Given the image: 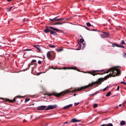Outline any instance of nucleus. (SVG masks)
<instances>
[{
	"mask_svg": "<svg viewBox=\"0 0 126 126\" xmlns=\"http://www.w3.org/2000/svg\"><path fill=\"white\" fill-rule=\"evenodd\" d=\"M92 86V85H91V84H89L87 85L81 87L79 88L76 89L75 88L74 89V90L72 91L69 90H67L66 91H63V92H62L59 93H54V94H50L47 92H46L45 94H44V95H47L49 96H50L52 95H54L57 97H59L62 95H64L67 93H70V92L74 93L77 91H80L83 89H85L86 88H88L89 87Z\"/></svg>",
	"mask_w": 126,
	"mask_h": 126,
	"instance_id": "obj_1",
	"label": "nucleus"
},
{
	"mask_svg": "<svg viewBox=\"0 0 126 126\" xmlns=\"http://www.w3.org/2000/svg\"><path fill=\"white\" fill-rule=\"evenodd\" d=\"M112 77V74L111 73H110L109 75L104 77V78H100L98 80L95 82H93L89 84L92 85V86L94 85V84H100L102 82L104 81V80H106L109 78Z\"/></svg>",
	"mask_w": 126,
	"mask_h": 126,
	"instance_id": "obj_2",
	"label": "nucleus"
},
{
	"mask_svg": "<svg viewBox=\"0 0 126 126\" xmlns=\"http://www.w3.org/2000/svg\"><path fill=\"white\" fill-rule=\"evenodd\" d=\"M119 66H116L111 68L112 73V77H115L118 75L120 73V70L118 69L119 67Z\"/></svg>",
	"mask_w": 126,
	"mask_h": 126,
	"instance_id": "obj_3",
	"label": "nucleus"
},
{
	"mask_svg": "<svg viewBox=\"0 0 126 126\" xmlns=\"http://www.w3.org/2000/svg\"><path fill=\"white\" fill-rule=\"evenodd\" d=\"M21 97L24 98L25 96H17L15 97L13 100H10L8 98H0V99H2L3 100H4L6 101H8L10 103H13L15 101L16 99L18 97Z\"/></svg>",
	"mask_w": 126,
	"mask_h": 126,
	"instance_id": "obj_4",
	"label": "nucleus"
},
{
	"mask_svg": "<svg viewBox=\"0 0 126 126\" xmlns=\"http://www.w3.org/2000/svg\"><path fill=\"white\" fill-rule=\"evenodd\" d=\"M57 106L56 105H49L47 106V108L45 110H48L56 108Z\"/></svg>",
	"mask_w": 126,
	"mask_h": 126,
	"instance_id": "obj_5",
	"label": "nucleus"
},
{
	"mask_svg": "<svg viewBox=\"0 0 126 126\" xmlns=\"http://www.w3.org/2000/svg\"><path fill=\"white\" fill-rule=\"evenodd\" d=\"M104 34H101V37L103 38H105L107 37H108L109 35V33H106V32H103Z\"/></svg>",
	"mask_w": 126,
	"mask_h": 126,
	"instance_id": "obj_6",
	"label": "nucleus"
},
{
	"mask_svg": "<svg viewBox=\"0 0 126 126\" xmlns=\"http://www.w3.org/2000/svg\"><path fill=\"white\" fill-rule=\"evenodd\" d=\"M58 17V16H56L53 19H49L51 21H59L61 20H63L64 19V18L57 19Z\"/></svg>",
	"mask_w": 126,
	"mask_h": 126,
	"instance_id": "obj_7",
	"label": "nucleus"
},
{
	"mask_svg": "<svg viewBox=\"0 0 126 126\" xmlns=\"http://www.w3.org/2000/svg\"><path fill=\"white\" fill-rule=\"evenodd\" d=\"M47 107V106H42L37 107V109L38 110H45Z\"/></svg>",
	"mask_w": 126,
	"mask_h": 126,
	"instance_id": "obj_8",
	"label": "nucleus"
},
{
	"mask_svg": "<svg viewBox=\"0 0 126 126\" xmlns=\"http://www.w3.org/2000/svg\"><path fill=\"white\" fill-rule=\"evenodd\" d=\"M88 73L93 75L94 76L95 75H97L98 74L100 75L101 74L100 73L95 74V72H94V70L92 71V72L88 71Z\"/></svg>",
	"mask_w": 126,
	"mask_h": 126,
	"instance_id": "obj_9",
	"label": "nucleus"
},
{
	"mask_svg": "<svg viewBox=\"0 0 126 126\" xmlns=\"http://www.w3.org/2000/svg\"><path fill=\"white\" fill-rule=\"evenodd\" d=\"M81 121L80 120H77L73 118L72 119L71 121L70 122H73V123H75V122H79Z\"/></svg>",
	"mask_w": 126,
	"mask_h": 126,
	"instance_id": "obj_10",
	"label": "nucleus"
},
{
	"mask_svg": "<svg viewBox=\"0 0 126 126\" xmlns=\"http://www.w3.org/2000/svg\"><path fill=\"white\" fill-rule=\"evenodd\" d=\"M34 47H35L37 49L39 50L38 52H41L40 51H41L40 47H39V46L37 45H34Z\"/></svg>",
	"mask_w": 126,
	"mask_h": 126,
	"instance_id": "obj_11",
	"label": "nucleus"
},
{
	"mask_svg": "<svg viewBox=\"0 0 126 126\" xmlns=\"http://www.w3.org/2000/svg\"><path fill=\"white\" fill-rule=\"evenodd\" d=\"M47 58L50 59L51 58L52 56L50 51L48 52L47 53Z\"/></svg>",
	"mask_w": 126,
	"mask_h": 126,
	"instance_id": "obj_12",
	"label": "nucleus"
},
{
	"mask_svg": "<svg viewBox=\"0 0 126 126\" xmlns=\"http://www.w3.org/2000/svg\"><path fill=\"white\" fill-rule=\"evenodd\" d=\"M72 104H70L68 105H67V106L64 107L63 108L64 109H68L70 107H72Z\"/></svg>",
	"mask_w": 126,
	"mask_h": 126,
	"instance_id": "obj_13",
	"label": "nucleus"
},
{
	"mask_svg": "<svg viewBox=\"0 0 126 126\" xmlns=\"http://www.w3.org/2000/svg\"><path fill=\"white\" fill-rule=\"evenodd\" d=\"M50 33L51 34L54 35H57V34L55 32L52 30H51L50 31Z\"/></svg>",
	"mask_w": 126,
	"mask_h": 126,
	"instance_id": "obj_14",
	"label": "nucleus"
},
{
	"mask_svg": "<svg viewBox=\"0 0 126 126\" xmlns=\"http://www.w3.org/2000/svg\"><path fill=\"white\" fill-rule=\"evenodd\" d=\"M51 30H49L48 28H46L44 30V31L46 33H47L49 32H50Z\"/></svg>",
	"mask_w": 126,
	"mask_h": 126,
	"instance_id": "obj_15",
	"label": "nucleus"
},
{
	"mask_svg": "<svg viewBox=\"0 0 126 126\" xmlns=\"http://www.w3.org/2000/svg\"><path fill=\"white\" fill-rule=\"evenodd\" d=\"M126 123V122L124 121H122L120 123V125L121 126H123Z\"/></svg>",
	"mask_w": 126,
	"mask_h": 126,
	"instance_id": "obj_16",
	"label": "nucleus"
},
{
	"mask_svg": "<svg viewBox=\"0 0 126 126\" xmlns=\"http://www.w3.org/2000/svg\"><path fill=\"white\" fill-rule=\"evenodd\" d=\"M111 68H110V69L108 71H107L106 72H105L104 73H101V74H101L100 75H103V74H105V73H108L109 72H111Z\"/></svg>",
	"mask_w": 126,
	"mask_h": 126,
	"instance_id": "obj_17",
	"label": "nucleus"
},
{
	"mask_svg": "<svg viewBox=\"0 0 126 126\" xmlns=\"http://www.w3.org/2000/svg\"><path fill=\"white\" fill-rule=\"evenodd\" d=\"M81 43H79V48H78L76 50H79L80 49L81 47Z\"/></svg>",
	"mask_w": 126,
	"mask_h": 126,
	"instance_id": "obj_18",
	"label": "nucleus"
},
{
	"mask_svg": "<svg viewBox=\"0 0 126 126\" xmlns=\"http://www.w3.org/2000/svg\"><path fill=\"white\" fill-rule=\"evenodd\" d=\"M49 69H52L54 70L57 69V68L56 67L55 68H54V66H49Z\"/></svg>",
	"mask_w": 126,
	"mask_h": 126,
	"instance_id": "obj_19",
	"label": "nucleus"
},
{
	"mask_svg": "<svg viewBox=\"0 0 126 126\" xmlns=\"http://www.w3.org/2000/svg\"><path fill=\"white\" fill-rule=\"evenodd\" d=\"M13 7L12 6L10 7L9 8H7V10L8 12H10L11 9Z\"/></svg>",
	"mask_w": 126,
	"mask_h": 126,
	"instance_id": "obj_20",
	"label": "nucleus"
},
{
	"mask_svg": "<svg viewBox=\"0 0 126 126\" xmlns=\"http://www.w3.org/2000/svg\"><path fill=\"white\" fill-rule=\"evenodd\" d=\"M111 94V92H108L106 94V96L108 97L110 96Z\"/></svg>",
	"mask_w": 126,
	"mask_h": 126,
	"instance_id": "obj_21",
	"label": "nucleus"
},
{
	"mask_svg": "<svg viewBox=\"0 0 126 126\" xmlns=\"http://www.w3.org/2000/svg\"><path fill=\"white\" fill-rule=\"evenodd\" d=\"M52 29L54 31H56L57 32H58V31H60V30L59 29H57V28H54L53 27L52 28Z\"/></svg>",
	"mask_w": 126,
	"mask_h": 126,
	"instance_id": "obj_22",
	"label": "nucleus"
},
{
	"mask_svg": "<svg viewBox=\"0 0 126 126\" xmlns=\"http://www.w3.org/2000/svg\"><path fill=\"white\" fill-rule=\"evenodd\" d=\"M80 42L81 43H83L84 42V39L82 38L80 39Z\"/></svg>",
	"mask_w": 126,
	"mask_h": 126,
	"instance_id": "obj_23",
	"label": "nucleus"
},
{
	"mask_svg": "<svg viewBox=\"0 0 126 126\" xmlns=\"http://www.w3.org/2000/svg\"><path fill=\"white\" fill-rule=\"evenodd\" d=\"M106 126H113V125L112 124L110 123L107 124H105Z\"/></svg>",
	"mask_w": 126,
	"mask_h": 126,
	"instance_id": "obj_24",
	"label": "nucleus"
},
{
	"mask_svg": "<svg viewBox=\"0 0 126 126\" xmlns=\"http://www.w3.org/2000/svg\"><path fill=\"white\" fill-rule=\"evenodd\" d=\"M49 46L50 47H52V48H54L56 47V46L54 45H49Z\"/></svg>",
	"mask_w": 126,
	"mask_h": 126,
	"instance_id": "obj_25",
	"label": "nucleus"
},
{
	"mask_svg": "<svg viewBox=\"0 0 126 126\" xmlns=\"http://www.w3.org/2000/svg\"><path fill=\"white\" fill-rule=\"evenodd\" d=\"M98 106V105L97 104H94L93 106V107L94 108H96Z\"/></svg>",
	"mask_w": 126,
	"mask_h": 126,
	"instance_id": "obj_26",
	"label": "nucleus"
},
{
	"mask_svg": "<svg viewBox=\"0 0 126 126\" xmlns=\"http://www.w3.org/2000/svg\"><path fill=\"white\" fill-rule=\"evenodd\" d=\"M30 100V99H29V98H26L25 99V103L27 102L28 101Z\"/></svg>",
	"mask_w": 126,
	"mask_h": 126,
	"instance_id": "obj_27",
	"label": "nucleus"
},
{
	"mask_svg": "<svg viewBox=\"0 0 126 126\" xmlns=\"http://www.w3.org/2000/svg\"><path fill=\"white\" fill-rule=\"evenodd\" d=\"M86 24L87 25L88 27H90L91 26V25L90 23L89 22H87L86 23Z\"/></svg>",
	"mask_w": 126,
	"mask_h": 126,
	"instance_id": "obj_28",
	"label": "nucleus"
},
{
	"mask_svg": "<svg viewBox=\"0 0 126 126\" xmlns=\"http://www.w3.org/2000/svg\"><path fill=\"white\" fill-rule=\"evenodd\" d=\"M112 44L113 45L115 46L119 47V45H117L116 43H113V44Z\"/></svg>",
	"mask_w": 126,
	"mask_h": 126,
	"instance_id": "obj_29",
	"label": "nucleus"
},
{
	"mask_svg": "<svg viewBox=\"0 0 126 126\" xmlns=\"http://www.w3.org/2000/svg\"><path fill=\"white\" fill-rule=\"evenodd\" d=\"M120 44H126L125 43L124 41L123 40H122L120 42Z\"/></svg>",
	"mask_w": 126,
	"mask_h": 126,
	"instance_id": "obj_30",
	"label": "nucleus"
},
{
	"mask_svg": "<svg viewBox=\"0 0 126 126\" xmlns=\"http://www.w3.org/2000/svg\"><path fill=\"white\" fill-rule=\"evenodd\" d=\"M57 23V25H61L63 24L64 23H61V22H58Z\"/></svg>",
	"mask_w": 126,
	"mask_h": 126,
	"instance_id": "obj_31",
	"label": "nucleus"
},
{
	"mask_svg": "<svg viewBox=\"0 0 126 126\" xmlns=\"http://www.w3.org/2000/svg\"><path fill=\"white\" fill-rule=\"evenodd\" d=\"M36 60H33L31 62V63H34L36 62Z\"/></svg>",
	"mask_w": 126,
	"mask_h": 126,
	"instance_id": "obj_32",
	"label": "nucleus"
},
{
	"mask_svg": "<svg viewBox=\"0 0 126 126\" xmlns=\"http://www.w3.org/2000/svg\"><path fill=\"white\" fill-rule=\"evenodd\" d=\"M79 104V102H78V103H74V105L75 106H77L78 104Z\"/></svg>",
	"mask_w": 126,
	"mask_h": 126,
	"instance_id": "obj_33",
	"label": "nucleus"
},
{
	"mask_svg": "<svg viewBox=\"0 0 126 126\" xmlns=\"http://www.w3.org/2000/svg\"><path fill=\"white\" fill-rule=\"evenodd\" d=\"M63 50V49L61 48V49H59L58 50H57V51L58 52H60V51H62Z\"/></svg>",
	"mask_w": 126,
	"mask_h": 126,
	"instance_id": "obj_34",
	"label": "nucleus"
},
{
	"mask_svg": "<svg viewBox=\"0 0 126 126\" xmlns=\"http://www.w3.org/2000/svg\"><path fill=\"white\" fill-rule=\"evenodd\" d=\"M32 50V49H26L23 50V51H30V50Z\"/></svg>",
	"mask_w": 126,
	"mask_h": 126,
	"instance_id": "obj_35",
	"label": "nucleus"
},
{
	"mask_svg": "<svg viewBox=\"0 0 126 126\" xmlns=\"http://www.w3.org/2000/svg\"><path fill=\"white\" fill-rule=\"evenodd\" d=\"M108 87L107 86V87H106L105 88H104L103 90V91H105L107 89V88H108Z\"/></svg>",
	"mask_w": 126,
	"mask_h": 126,
	"instance_id": "obj_36",
	"label": "nucleus"
},
{
	"mask_svg": "<svg viewBox=\"0 0 126 126\" xmlns=\"http://www.w3.org/2000/svg\"><path fill=\"white\" fill-rule=\"evenodd\" d=\"M119 47H122L123 48H124V46L122 45H119Z\"/></svg>",
	"mask_w": 126,
	"mask_h": 126,
	"instance_id": "obj_37",
	"label": "nucleus"
},
{
	"mask_svg": "<svg viewBox=\"0 0 126 126\" xmlns=\"http://www.w3.org/2000/svg\"><path fill=\"white\" fill-rule=\"evenodd\" d=\"M98 71H100V70H94V72H95V74H96V72Z\"/></svg>",
	"mask_w": 126,
	"mask_h": 126,
	"instance_id": "obj_38",
	"label": "nucleus"
},
{
	"mask_svg": "<svg viewBox=\"0 0 126 126\" xmlns=\"http://www.w3.org/2000/svg\"><path fill=\"white\" fill-rule=\"evenodd\" d=\"M82 43V44L83 45V46L82 47V48H84L85 47V44L84 43Z\"/></svg>",
	"mask_w": 126,
	"mask_h": 126,
	"instance_id": "obj_39",
	"label": "nucleus"
},
{
	"mask_svg": "<svg viewBox=\"0 0 126 126\" xmlns=\"http://www.w3.org/2000/svg\"><path fill=\"white\" fill-rule=\"evenodd\" d=\"M38 63L39 64H41V62L40 61H39L38 62Z\"/></svg>",
	"mask_w": 126,
	"mask_h": 126,
	"instance_id": "obj_40",
	"label": "nucleus"
},
{
	"mask_svg": "<svg viewBox=\"0 0 126 126\" xmlns=\"http://www.w3.org/2000/svg\"><path fill=\"white\" fill-rule=\"evenodd\" d=\"M119 86H118L117 88V91H118L119 90Z\"/></svg>",
	"mask_w": 126,
	"mask_h": 126,
	"instance_id": "obj_41",
	"label": "nucleus"
},
{
	"mask_svg": "<svg viewBox=\"0 0 126 126\" xmlns=\"http://www.w3.org/2000/svg\"><path fill=\"white\" fill-rule=\"evenodd\" d=\"M71 69H74V70H76V69H77V68H74V67H72V68H71Z\"/></svg>",
	"mask_w": 126,
	"mask_h": 126,
	"instance_id": "obj_42",
	"label": "nucleus"
},
{
	"mask_svg": "<svg viewBox=\"0 0 126 126\" xmlns=\"http://www.w3.org/2000/svg\"><path fill=\"white\" fill-rule=\"evenodd\" d=\"M32 65V63H31L29 64V67H30V66L31 65Z\"/></svg>",
	"mask_w": 126,
	"mask_h": 126,
	"instance_id": "obj_43",
	"label": "nucleus"
},
{
	"mask_svg": "<svg viewBox=\"0 0 126 126\" xmlns=\"http://www.w3.org/2000/svg\"><path fill=\"white\" fill-rule=\"evenodd\" d=\"M100 126H106V125H105V124H104L102 125H101Z\"/></svg>",
	"mask_w": 126,
	"mask_h": 126,
	"instance_id": "obj_44",
	"label": "nucleus"
},
{
	"mask_svg": "<svg viewBox=\"0 0 126 126\" xmlns=\"http://www.w3.org/2000/svg\"><path fill=\"white\" fill-rule=\"evenodd\" d=\"M96 94V93L94 94H91L90 95H92V96H94V95H95V94Z\"/></svg>",
	"mask_w": 126,
	"mask_h": 126,
	"instance_id": "obj_45",
	"label": "nucleus"
},
{
	"mask_svg": "<svg viewBox=\"0 0 126 126\" xmlns=\"http://www.w3.org/2000/svg\"><path fill=\"white\" fill-rule=\"evenodd\" d=\"M49 28H50V29H52V28L53 27H51V26H49Z\"/></svg>",
	"mask_w": 126,
	"mask_h": 126,
	"instance_id": "obj_46",
	"label": "nucleus"
},
{
	"mask_svg": "<svg viewBox=\"0 0 126 126\" xmlns=\"http://www.w3.org/2000/svg\"><path fill=\"white\" fill-rule=\"evenodd\" d=\"M97 30L96 29H93L92 30L93 31H96V30Z\"/></svg>",
	"mask_w": 126,
	"mask_h": 126,
	"instance_id": "obj_47",
	"label": "nucleus"
},
{
	"mask_svg": "<svg viewBox=\"0 0 126 126\" xmlns=\"http://www.w3.org/2000/svg\"><path fill=\"white\" fill-rule=\"evenodd\" d=\"M7 1L9 2H10L12 1V0H7Z\"/></svg>",
	"mask_w": 126,
	"mask_h": 126,
	"instance_id": "obj_48",
	"label": "nucleus"
},
{
	"mask_svg": "<svg viewBox=\"0 0 126 126\" xmlns=\"http://www.w3.org/2000/svg\"><path fill=\"white\" fill-rule=\"evenodd\" d=\"M124 82H123L122 81V82H120V83H121V84H124Z\"/></svg>",
	"mask_w": 126,
	"mask_h": 126,
	"instance_id": "obj_49",
	"label": "nucleus"
},
{
	"mask_svg": "<svg viewBox=\"0 0 126 126\" xmlns=\"http://www.w3.org/2000/svg\"><path fill=\"white\" fill-rule=\"evenodd\" d=\"M104 71V70H100V72H103V71Z\"/></svg>",
	"mask_w": 126,
	"mask_h": 126,
	"instance_id": "obj_50",
	"label": "nucleus"
},
{
	"mask_svg": "<svg viewBox=\"0 0 126 126\" xmlns=\"http://www.w3.org/2000/svg\"><path fill=\"white\" fill-rule=\"evenodd\" d=\"M54 25H57V23H54L53 24Z\"/></svg>",
	"mask_w": 126,
	"mask_h": 126,
	"instance_id": "obj_51",
	"label": "nucleus"
},
{
	"mask_svg": "<svg viewBox=\"0 0 126 126\" xmlns=\"http://www.w3.org/2000/svg\"><path fill=\"white\" fill-rule=\"evenodd\" d=\"M76 94H74V96H75L76 95Z\"/></svg>",
	"mask_w": 126,
	"mask_h": 126,
	"instance_id": "obj_52",
	"label": "nucleus"
},
{
	"mask_svg": "<svg viewBox=\"0 0 126 126\" xmlns=\"http://www.w3.org/2000/svg\"><path fill=\"white\" fill-rule=\"evenodd\" d=\"M122 105L121 104H119V107H121V106Z\"/></svg>",
	"mask_w": 126,
	"mask_h": 126,
	"instance_id": "obj_53",
	"label": "nucleus"
},
{
	"mask_svg": "<svg viewBox=\"0 0 126 126\" xmlns=\"http://www.w3.org/2000/svg\"><path fill=\"white\" fill-rule=\"evenodd\" d=\"M68 123V122H65L64 123V124H67V123Z\"/></svg>",
	"mask_w": 126,
	"mask_h": 126,
	"instance_id": "obj_54",
	"label": "nucleus"
},
{
	"mask_svg": "<svg viewBox=\"0 0 126 126\" xmlns=\"http://www.w3.org/2000/svg\"><path fill=\"white\" fill-rule=\"evenodd\" d=\"M25 20V18L23 19V21H24Z\"/></svg>",
	"mask_w": 126,
	"mask_h": 126,
	"instance_id": "obj_55",
	"label": "nucleus"
},
{
	"mask_svg": "<svg viewBox=\"0 0 126 126\" xmlns=\"http://www.w3.org/2000/svg\"><path fill=\"white\" fill-rule=\"evenodd\" d=\"M124 84H125L126 85V82H124Z\"/></svg>",
	"mask_w": 126,
	"mask_h": 126,
	"instance_id": "obj_56",
	"label": "nucleus"
},
{
	"mask_svg": "<svg viewBox=\"0 0 126 126\" xmlns=\"http://www.w3.org/2000/svg\"><path fill=\"white\" fill-rule=\"evenodd\" d=\"M64 69H66V67H65V68H64Z\"/></svg>",
	"mask_w": 126,
	"mask_h": 126,
	"instance_id": "obj_57",
	"label": "nucleus"
},
{
	"mask_svg": "<svg viewBox=\"0 0 126 126\" xmlns=\"http://www.w3.org/2000/svg\"><path fill=\"white\" fill-rule=\"evenodd\" d=\"M86 29H88H88H87V28H86ZM88 30H89V29H88Z\"/></svg>",
	"mask_w": 126,
	"mask_h": 126,
	"instance_id": "obj_58",
	"label": "nucleus"
},
{
	"mask_svg": "<svg viewBox=\"0 0 126 126\" xmlns=\"http://www.w3.org/2000/svg\"><path fill=\"white\" fill-rule=\"evenodd\" d=\"M125 32H126V30H125Z\"/></svg>",
	"mask_w": 126,
	"mask_h": 126,
	"instance_id": "obj_59",
	"label": "nucleus"
},
{
	"mask_svg": "<svg viewBox=\"0 0 126 126\" xmlns=\"http://www.w3.org/2000/svg\"><path fill=\"white\" fill-rule=\"evenodd\" d=\"M78 71H79V70H78Z\"/></svg>",
	"mask_w": 126,
	"mask_h": 126,
	"instance_id": "obj_60",
	"label": "nucleus"
},
{
	"mask_svg": "<svg viewBox=\"0 0 126 126\" xmlns=\"http://www.w3.org/2000/svg\"><path fill=\"white\" fill-rule=\"evenodd\" d=\"M40 73H38V74H39Z\"/></svg>",
	"mask_w": 126,
	"mask_h": 126,
	"instance_id": "obj_61",
	"label": "nucleus"
},
{
	"mask_svg": "<svg viewBox=\"0 0 126 126\" xmlns=\"http://www.w3.org/2000/svg\"><path fill=\"white\" fill-rule=\"evenodd\" d=\"M113 47H114V46H113Z\"/></svg>",
	"mask_w": 126,
	"mask_h": 126,
	"instance_id": "obj_62",
	"label": "nucleus"
},
{
	"mask_svg": "<svg viewBox=\"0 0 126 126\" xmlns=\"http://www.w3.org/2000/svg\"><path fill=\"white\" fill-rule=\"evenodd\" d=\"M54 53L55 54V53Z\"/></svg>",
	"mask_w": 126,
	"mask_h": 126,
	"instance_id": "obj_63",
	"label": "nucleus"
}]
</instances>
